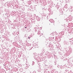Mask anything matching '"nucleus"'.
<instances>
[{
    "mask_svg": "<svg viewBox=\"0 0 73 73\" xmlns=\"http://www.w3.org/2000/svg\"><path fill=\"white\" fill-rule=\"evenodd\" d=\"M28 38H29V39L30 38H31V37H28Z\"/></svg>",
    "mask_w": 73,
    "mask_h": 73,
    "instance_id": "nucleus-1",
    "label": "nucleus"
},
{
    "mask_svg": "<svg viewBox=\"0 0 73 73\" xmlns=\"http://www.w3.org/2000/svg\"><path fill=\"white\" fill-rule=\"evenodd\" d=\"M25 28H27V27H25Z\"/></svg>",
    "mask_w": 73,
    "mask_h": 73,
    "instance_id": "nucleus-2",
    "label": "nucleus"
},
{
    "mask_svg": "<svg viewBox=\"0 0 73 73\" xmlns=\"http://www.w3.org/2000/svg\"><path fill=\"white\" fill-rule=\"evenodd\" d=\"M54 56H55V55H54Z\"/></svg>",
    "mask_w": 73,
    "mask_h": 73,
    "instance_id": "nucleus-3",
    "label": "nucleus"
}]
</instances>
